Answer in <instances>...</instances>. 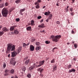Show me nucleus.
Returning <instances> with one entry per match:
<instances>
[{
    "mask_svg": "<svg viewBox=\"0 0 78 78\" xmlns=\"http://www.w3.org/2000/svg\"><path fill=\"white\" fill-rule=\"evenodd\" d=\"M7 46L6 53H9L11 51V50L12 51H14L15 50L16 46L12 44L9 43L7 45Z\"/></svg>",
    "mask_w": 78,
    "mask_h": 78,
    "instance_id": "nucleus-1",
    "label": "nucleus"
},
{
    "mask_svg": "<svg viewBox=\"0 0 78 78\" xmlns=\"http://www.w3.org/2000/svg\"><path fill=\"white\" fill-rule=\"evenodd\" d=\"M8 12L9 13H11V10H9L8 11V10L7 8H3L1 11L2 16L6 17L8 16Z\"/></svg>",
    "mask_w": 78,
    "mask_h": 78,
    "instance_id": "nucleus-2",
    "label": "nucleus"
},
{
    "mask_svg": "<svg viewBox=\"0 0 78 78\" xmlns=\"http://www.w3.org/2000/svg\"><path fill=\"white\" fill-rule=\"evenodd\" d=\"M51 38L52 41L55 42H58V41H59V39L60 38H61V36L60 35H57L55 36L54 35H51Z\"/></svg>",
    "mask_w": 78,
    "mask_h": 78,
    "instance_id": "nucleus-3",
    "label": "nucleus"
},
{
    "mask_svg": "<svg viewBox=\"0 0 78 78\" xmlns=\"http://www.w3.org/2000/svg\"><path fill=\"white\" fill-rule=\"evenodd\" d=\"M45 62V61L43 60L41 61H40L38 63V65H37V68L39 67H41V66H42L44 64Z\"/></svg>",
    "mask_w": 78,
    "mask_h": 78,
    "instance_id": "nucleus-4",
    "label": "nucleus"
},
{
    "mask_svg": "<svg viewBox=\"0 0 78 78\" xmlns=\"http://www.w3.org/2000/svg\"><path fill=\"white\" fill-rule=\"evenodd\" d=\"M2 30L4 33L5 32H7V31H9L8 29V28L6 27H3L2 29Z\"/></svg>",
    "mask_w": 78,
    "mask_h": 78,
    "instance_id": "nucleus-5",
    "label": "nucleus"
},
{
    "mask_svg": "<svg viewBox=\"0 0 78 78\" xmlns=\"http://www.w3.org/2000/svg\"><path fill=\"white\" fill-rule=\"evenodd\" d=\"M17 53L16 51H14L12 53V57H15L17 56Z\"/></svg>",
    "mask_w": 78,
    "mask_h": 78,
    "instance_id": "nucleus-6",
    "label": "nucleus"
},
{
    "mask_svg": "<svg viewBox=\"0 0 78 78\" xmlns=\"http://www.w3.org/2000/svg\"><path fill=\"white\" fill-rule=\"evenodd\" d=\"M22 50V48L21 47H19L17 49L16 52L17 53V54H19L20 52Z\"/></svg>",
    "mask_w": 78,
    "mask_h": 78,
    "instance_id": "nucleus-7",
    "label": "nucleus"
},
{
    "mask_svg": "<svg viewBox=\"0 0 78 78\" xmlns=\"http://www.w3.org/2000/svg\"><path fill=\"white\" fill-rule=\"evenodd\" d=\"M25 8H24L23 9H21L20 11V13L21 15H22V16H23V14L22 13V12H23V11H25Z\"/></svg>",
    "mask_w": 78,
    "mask_h": 78,
    "instance_id": "nucleus-8",
    "label": "nucleus"
},
{
    "mask_svg": "<svg viewBox=\"0 0 78 78\" xmlns=\"http://www.w3.org/2000/svg\"><path fill=\"white\" fill-rule=\"evenodd\" d=\"M16 62L12 60L10 61V64H12L13 66H14L16 65Z\"/></svg>",
    "mask_w": 78,
    "mask_h": 78,
    "instance_id": "nucleus-9",
    "label": "nucleus"
},
{
    "mask_svg": "<svg viewBox=\"0 0 78 78\" xmlns=\"http://www.w3.org/2000/svg\"><path fill=\"white\" fill-rule=\"evenodd\" d=\"M30 51H33L34 50V47L32 45H30Z\"/></svg>",
    "mask_w": 78,
    "mask_h": 78,
    "instance_id": "nucleus-10",
    "label": "nucleus"
},
{
    "mask_svg": "<svg viewBox=\"0 0 78 78\" xmlns=\"http://www.w3.org/2000/svg\"><path fill=\"white\" fill-rule=\"evenodd\" d=\"M38 72H40V73H42L44 71V69L42 68H40L37 69Z\"/></svg>",
    "mask_w": 78,
    "mask_h": 78,
    "instance_id": "nucleus-11",
    "label": "nucleus"
},
{
    "mask_svg": "<svg viewBox=\"0 0 78 78\" xmlns=\"http://www.w3.org/2000/svg\"><path fill=\"white\" fill-rule=\"evenodd\" d=\"M52 72H54L56 70V69H57V66H56V65L54 66Z\"/></svg>",
    "mask_w": 78,
    "mask_h": 78,
    "instance_id": "nucleus-12",
    "label": "nucleus"
},
{
    "mask_svg": "<svg viewBox=\"0 0 78 78\" xmlns=\"http://www.w3.org/2000/svg\"><path fill=\"white\" fill-rule=\"evenodd\" d=\"M23 47L25 48L26 47H27V46H28V45H30V43H28L27 44H26L25 43H23Z\"/></svg>",
    "mask_w": 78,
    "mask_h": 78,
    "instance_id": "nucleus-13",
    "label": "nucleus"
},
{
    "mask_svg": "<svg viewBox=\"0 0 78 78\" xmlns=\"http://www.w3.org/2000/svg\"><path fill=\"white\" fill-rule=\"evenodd\" d=\"M15 27H16V26H11L10 28V31H14V29L15 28Z\"/></svg>",
    "mask_w": 78,
    "mask_h": 78,
    "instance_id": "nucleus-14",
    "label": "nucleus"
},
{
    "mask_svg": "<svg viewBox=\"0 0 78 78\" xmlns=\"http://www.w3.org/2000/svg\"><path fill=\"white\" fill-rule=\"evenodd\" d=\"M38 27L39 28H43L45 27V26H44V23L41 24V25H38Z\"/></svg>",
    "mask_w": 78,
    "mask_h": 78,
    "instance_id": "nucleus-15",
    "label": "nucleus"
},
{
    "mask_svg": "<svg viewBox=\"0 0 78 78\" xmlns=\"http://www.w3.org/2000/svg\"><path fill=\"white\" fill-rule=\"evenodd\" d=\"M76 72V70L73 69H72L70 70H69L68 71V72L69 73H71V72Z\"/></svg>",
    "mask_w": 78,
    "mask_h": 78,
    "instance_id": "nucleus-16",
    "label": "nucleus"
},
{
    "mask_svg": "<svg viewBox=\"0 0 78 78\" xmlns=\"http://www.w3.org/2000/svg\"><path fill=\"white\" fill-rule=\"evenodd\" d=\"M14 34H18L19 33V31L17 30H15L14 31Z\"/></svg>",
    "mask_w": 78,
    "mask_h": 78,
    "instance_id": "nucleus-17",
    "label": "nucleus"
},
{
    "mask_svg": "<svg viewBox=\"0 0 78 78\" xmlns=\"http://www.w3.org/2000/svg\"><path fill=\"white\" fill-rule=\"evenodd\" d=\"M31 26H33L35 25V24H34L35 21L33 20H32L31 21Z\"/></svg>",
    "mask_w": 78,
    "mask_h": 78,
    "instance_id": "nucleus-18",
    "label": "nucleus"
},
{
    "mask_svg": "<svg viewBox=\"0 0 78 78\" xmlns=\"http://www.w3.org/2000/svg\"><path fill=\"white\" fill-rule=\"evenodd\" d=\"M27 31H31V27L29 26L26 28Z\"/></svg>",
    "mask_w": 78,
    "mask_h": 78,
    "instance_id": "nucleus-19",
    "label": "nucleus"
},
{
    "mask_svg": "<svg viewBox=\"0 0 78 78\" xmlns=\"http://www.w3.org/2000/svg\"><path fill=\"white\" fill-rule=\"evenodd\" d=\"M30 62V59H28L25 62V64L26 65H28V63Z\"/></svg>",
    "mask_w": 78,
    "mask_h": 78,
    "instance_id": "nucleus-20",
    "label": "nucleus"
},
{
    "mask_svg": "<svg viewBox=\"0 0 78 78\" xmlns=\"http://www.w3.org/2000/svg\"><path fill=\"white\" fill-rule=\"evenodd\" d=\"M50 14H51V12H46L44 13V15H45V16H48Z\"/></svg>",
    "mask_w": 78,
    "mask_h": 78,
    "instance_id": "nucleus-21",
    "label": "nucleus"
},
{
    "mask_svg": "<svg viewBox=\"0 0 78 78\" xmlns=\"http://www.w3.org/2000/svg\"><path fill=\"white\" fill-rule=\"evenodd\" d=\"M41 49V47L40 46L39 47H36V48H35V50H39Z\"/></svg>",
    "mask_w": 78,
    "mask_h": 78,
    "instance_id": "nucleus-22",
    "label": "nucleus"
},
{
    "mask_svg": "<svg viewBox=\"0 0 78 78\" xmlns=\"http://www.w3.org/2000/svg\"><path fill=\"white\" fill-rule=\"evenodd\" d=\"M4 32L3 31H0V36H2L4 34Z\"/></svg>",
    "mask_w": 78,
    "mask_h": 78,
    "instance_id": "nucleus-23",
    "label": "nucleus"
},
{
    "mask_svg": "<svg viewBox=\"0 0 78 78\" xmlns=\"http://www.w3.org/2000/svg\"><path fill=\"white\" fill-rule=\"evenodd\" d=\"M14 70L13 69H11L10 70V73L12 74H14Z\"/></svg>",
    "mask_w": 78,
    "mask_h": 78,
    "instance_id": "nucleus-24",
    "label": "nucleus"
},
{
    "mask_svg": "<svg viewBox=\"0 0 78 78\" xmlns=\"http://www.w3.org/2000/svg\"><path fill=\"white\" fill-rule=\"evenodd\" d=\"M22 70L23 71L25 72V70H26V68L24 66H23L22 68Z\"/></svg>",
    "mask_w": 78,
    "mask_h": 78,
    "instance_id": "nucleus-25",
    "label": "nucleus"
},
{
    "mask_svg": "<svg viewBox=\"0 0 78 78\" xmlns=\"http://www.w3.org/2000/svg\"><path fill=\"white\" fill-rule=\"evenodd\" d=\"M4 6V4L3 3L0 4V8H2Z\"/></svg>",
    "mask_w": 78,
    "mask_h": 78,
    "instance_id": "nucleus-26",
    "label": "nucleus"
},
{
    "mask_svg": "<svg viewBox=\"0 0 78 78\" xmlns=\"http://www.w3.org/2000/svg\"><path fill=\"white\" fill-rule=\"evenodd\" d=\"M37 66H38V62H36V64L35 63L34 65V67H35L36 66V67H37Z\"/></svg>",
    "mask_w": 78,
    "mask_h": 78,
    "instance_id": "nucleus-27",
    "label": "nucleus"
},
{
    "mask_svg": "<svg viewBox=\"0 0 78 78\" xmlns=\"http://www.w3.org/2000/svg\"><path fill=\"white\" fill-rule=\"evenodd\" d=\"M52 16H53L51 14H50L49 16L48 19H49V20H50V19H51V17H52Z\"/></svg>",
    "mask_w": 78,
    "mask_h": 78,
    "instance_id": "nucleus-28",
    "label": "nucleus"
},
{
    "mask_svg": "<svg viewBox=\"0 0 78 78\" xmlns=\"http://www.w3.org/2000/svg\"><path fill=\"white\" fill-rule=\"evenodd\" d=\"M20 0H16V1H15V3L18 4V3H20Z\"/></svg>",
    "mask_w": 78,
    "mask_h": 78,
    "instance_id": "nucleus-29",
    "label": "nucleus"
},
{
    "mask_svg": "<svg viewBox=\"0 0 78 78\" xmlns=\"http://www.w3.org/2000/svg\"><path fill=\"white\" fill-rule=\"evenodd\" d=\"M45 43H46V44H49L50 43V42L49 41H45Z\"/></svg>",
    "mask_w": 78,
    "mask_h": 78,
    "instance_id": "nucleus-30",
    "label": "nucleus"
},
{
    "mask_svg": "<svg viewBox=\"0 0 78 78\" xmlns=\"http://www.w3.org/2000/svg\"><path fill=\"white\" fill-rule=\"evenodd\" d=\"M70 14L72 16H73L75 15V13L73 12H70Z\"/></svg>",
    "mask_w": 78,
    "mask_h": 78,
    "instance_id": "nucleus-31",
    "label": "nucleus"
},
{
    "mask_svg": "<svg viewBox=\"0 0 78 78\" xmlns=\"http://www.w3.org/2000/svg\"><path fill=\"white\" fill-rule=\"evenodd\" d=\"M51 63H52V64H53V63H54L55 62V59H53L51 61Z\"/></svg>",
    "mask_w": 78,
    "mask_h": 78,
    "instance_id": "nucleus-32",
    "label": "nucleus"
},
{
    "mask_svg": "<svg viewBox=\"0 0 78 78\" xmlns=\"http://www.w3.org/2000/svg\"><path fill=\"white\" fill-rule=\"evenodd\" d=\"M39 4H38L35 6L36 8L37 9H38L39 8Z\"/></svg>",
    "mask_w": 78,
    "mask_h": 78,
    "instance_id": "nucleus-33",
    "label": "nucleus"
},
{
    "mask_svg": "<svg viewBox=\"0 0 78 78\" xmlns=\"http://www.w3.org/2000/svg\"><path fill=\"white\" fill-rule=\"evenodd\" d=\"M27 77H28L29 78H30L31 77V74H28L27 75Z\"/></svg>",
    "mask_w": 78,
    "mask_h": 78,
    "instance_id": "nucleus-34",
    "label": "nucleus"
},
{
    "mask_svg": "<svg viewBox=\"0 0 78 78\" xmlns=\"http://www.w3.org/2000/svg\"><path fill=\"white\" fill-rule=\"evenodd\" d=\"M33 69H34V68L32 67H30L29 68L30 70H33Z\"/></svg>",
    "mask_w": 78,
    "mask_h": 78,
    "instance_id": "nucleus-35",
    "label": "nucleus"
},
{
    "mask_svg": "<svg viewBox=\"0 0 78 78\" xmlns=\"http://www.w3.org/2000/svg\"><path fill=\"white\" fill-rule=\"evenodd\" d=\"M6 63H5L3 64V67H4V68H5V67H6Z\"/></svg>",
    "mask_w": 78,
    "mask_h": 78,
    "instance_id": "nucleus-36",
    "label": "nucleus"
},
{
    "mask_svg": "<svg viewBox=\"0 0 78 78\" xmlns=\"http://www.w3.org/2000/svg\"><path fill=\"white\" fill-rule=\"evenodd\" d=\"M74 46L75 48H77V44H74Z\"/></svg>",
    "mask_w": 78,
    "mask_h": 78,
    "instance_id": "nucleus-37",
    "label": "nucleus"
},
{
    "mask_svg": "<svg viewBox=\"0 0 78 78\" xmlns=\"http://www.w3.org/2000/svg\"><path fill=\"white\" fill-rule=\"evenodd\" d=\"M56 23L57 24H60V22L59 21H57Z\"/></svg>",
    "mask_w": 78,
    "mask_h": 78,
    "instance_id": "nucleus-38",
    "label": "nucleus"
},
{
    "mask_svg": "<svg viewBox=\"0 0 78 78\" xmlns=\"http://www.w3.org/2000/svg\"><path fill=\"white\" fill-rule=\"evenodd\" d=\"M73 8H70V11L71 12H72V11H73Z\"/></svg>",
    "mask_w": 78,
    "mask_h": 78,
    "instance_id": "nucleus-39",
    "label": "nucleus"
},
{
    "mask_svg": "<svg viewBox=\"0 0 78 78\" xmlns=\"http://www.w3.org/2000/svg\"><path fill=\"white\" fill-rule=\"evenodd\" d=\"M35 40H36L35 39H32L31 40V42H34V41H35Z\"/></svg>",
    "mask_w": 78,
    "mask_h": 78,
    "instance_id": "nucleus-40",
    "label": "nucleus"
},
{
    "mask_svg": "<svg viewBox=\"0 0 78 78\" xmlns=\"http://www.w3.org/2000/svg\"><path fill=\"white\" fill-rule=\"evenodd\" d=\"M9 5V4L7 2H6L5 4V5L6 6H7Z\"/></svg>",
    "mask_w": 78,
    "mask_h": 78,
    "instance_id": "nucleus-41",
    "label": "nucleus"
},
{
    "mask_svg": "<svg viewBox=\"0 0 78 78\" xmlns=\"http://www.w3.org/2000/svg\"><path fill=\"white\" fill-rule=\"evenodd\" d=\"M37 1L38 2V4L39 3H41V0H38Z\"/></svg>",
    "mask_w": 78,
    "mask_h": 78,
    "instance_id": "nucleus-42",
    "label": "nucleus"
},
{
    "mask_svg": "<svg viewBox=\"0 0 78 78\" xmlns=\"http://www.w3.org/2000/svg\"><path fill=\"white\" fill-rule=\"evenodd\" d=\"M16 20L17 22H19L20 20V19L19 18H17L16 19Z\"/></svg>",
    "mask_w": 78,
    "mask_h": 78,
    "instance_id": "nucleus-43",
    "label": "nucleus"
},
{
    "mask_svg": "<svg viewBox=\"0 0 78 78\" xmlns=\"http://www.w3.org/2000/svg\"><path fill=\"white\" fill-rule=\"evenodd\" d=\"M40 44V43H39V42H37L36 43L37 45H39Z\"/></svg>",
    "mask_w": 78,
    "mask_h": 78,
    "instance_id": "nucleus-44",
    "label": "nucleus"
},
{
    "mask_svg": "<svg viewBox=\"0 0 78 78\" xmlns=\"http://www.w3.org/2000/svg\"><path fill=\"white\" fill-rule=\"evenodd\" d=\"M41 18H42V17L41 16H39L37 17V19H41Z\"/></svg>",
    "mask_w": 78,
    "mask_h": 78,
    "instance_id": "nucleus-45",
    "label": "nucleus"
},
{
    "mask_svg": "<svg viewBox=\"0 0 78 78\" xmlns=\"http://www.w3.org/2000/svg\"><path fill=\"white\" fill-rule=\"evenodd\" d=\"M38 4H39L38 3V2H37V1L36 2H35L34 3V5H38Z\"/></svg>",
    "mask_w": 78,
    "mask_h": 78,
    "instance_id": "nucleus-46",
    "label": "nucleus"
},
{
    "mask_svg": "<svg viewBox=\"0 0 78 78\" xmlns=\"http://www.w3.org/2000/svg\"><path fill=\"white\" fill-rule=\"evenodd\" d=\"M28 57L27 56V57H26L24 58V60H27V59H28Z\"/></svg>",
    "mask_w": 78,
    "mask_h": 78,
    "instance_id": "nucleus-47",
    "label": "nucleus"
},
{
    "mask_svg": "<svg viewBox=\"0 0 78 78\" xmlns=\"http://www.w3.org/2000/svg\"><path fill=\"white\" fill-rule=\"evenodd\" d=\"M71 66H72V65H69L68 66V68L69 69V68H71Z\"/></svg>",
    "mask_w": 78,
    "mask_h": 78,
    "instance_id": "nucleus-48",
    "label": "nucleus"
},
{
    "mask_svg": "<svg viewBox=\"0 0 78 78\" xmlns=\"http://www.w3.org/2000/svg\"><path fill=\"white\" fill-rule=\"evenodd\" d=\"M41 32L42 33H46V31L44 30H42Z\"/></svg>",
    "mask_w": 78,
    "mask_h": 78,
    "instance_id": "nucleus-49",
    "label": "nucleus"
},
{
    "mask_svg": "<svg viewBox=\"0 0 78 78\" xmlns=\"http://www.w3.org/2000/svg\"><path fill=\"white\" fill-rule=\"evenodd\" d=\"M40 76H41V77H43V76H43V74H40Z\"/></svg>",
    "mask_w": 78,
    "mask_h": 78,
    "instance_id": "nucleus-50",
    "label": "nucleus"
},
{
    "mask_svg": "<svg viewBox=\"0 0 78 78\" xmlns=\"http://www.w3.org/2000/svg\"><path fill=\"white\" fill-rule=\"evenodd\" d=\"M8 72V69H6V70H5V73H7V72Z\"/></svg>",
    "mask_w": 78,
    "mask_h": 78,
    "instance_id": "nucleus-51",
    "label": "nucleus"
},
{
    "mask_svg": "<svg viewBox=\"0 0 78 78\" xmlns=\"http://www.w3.org/2000/svg\"><path fill=\"white\" fill-rule=\"evenodd\" d=\"M8 73H5L4 74V76H8Z\"/></svg>",
    "mask_w": 78,
    "mask_h": 78,
    "instance_id": "nucleus-52",
    "label": "nucleus"
},
{
    "mask_svg": "<svg viewBox=\"0 0 78 78\" xmlns=\"http://www.w3.org/2000/svg\"><path fill=\"white\" fill-rule=\"evenodd\" d=\"M56 6H59V4H58V2H57L56 3Z\"/></svg>",
    "mask_w": 78,
    "mask_h": 78,
    "instance_id": "nucleus-53",
    "label": "nucleus"
},
{
    "mask_svg": "<svg viewBox=\"0 0 78 78\" xmlns=\"http://www.w3.org/2000/svg\"><path fill=\"white\" fill-rule=\"evenodd\" d=\"M75 33V32L73 31V30H72V34H74V33Z\"/></svg>",
    "mask_w": 78,
    "mask_h": 78,
    "instance_id": "nucleus-54",
    "label": "nucleus"
},
{
    "mask_svg": "<svg viewBox=\"0 0 78 78\" xmlns=\"http://www.w3.org/2000/svg\"><path fill=\"white\" fill-rule=\"evenodd\" d=\"M44 21V20L43 19H42L41 21H40V22L41 23H42V22H43Z\"/></svg>",
    "mask_w": 78,
    "mask_h": 78,
    "instance_id": "nucleus-55",
    "label": "nucleus"
},
{
    "mask_svg": "<svg viewBox=\"0 0 78 78\" xmlns=\"http://www.w3.org/2000/svg\"><path fill=\"white\" fill-rule=\"evenodd\" d=\"M46 22H48V19H47L46 20Z\"/></svg>",
    "mask_w": 78,
    "mask_h": 78,
    "instance_id": "nucleus-56",
    "label": "nucleus"
},
{
    "mask_svg": "<svg viewBox=\"0 0 78 78\" xmlns=\"http://www.w3.org/2000/svg\"><path fill=\"white\" fill-rule=\"evenodd\" d=\"M2 26H0V30L2 29Z\"/></svg>",
    "mask_w": 78,
    "mask_h": 78,
    "instance_id": "nucleus-57",
    "label": "nucleus"
},
{
    "mask_svg": "<svg viewBox=\"0 0 78 78\" xmlns=\"http://www.w3.org/2000/svg\"><path fill=\"white\" fill-rule=\"evenodd\" d=\"M45 7H46V6H44L43 7V8H42L43 9H44V8H45Z\"/></svg>",
    "mask_w": 78,
    "mask_h": 78,
    "instance_id": "nucleus-58",
    "label": "nucleus"
},
{
    "mask_svg": "<svg viewBox=\"0 0 78 78\" xmlns=\"http://www.w3.org/2000/svg\"><path fill=\"white\" fill-rule=\"evenodd\" d=\"M68 11H69V9H66V11L67 12H68Z\"/></svg>",
    "mask_w": 78,
    "mask_h": 78,
    "instance_id": "nucleus-59",
    "label": "nucleus"
},
{
    "mask_svg": "<svg viewBox=\"0 0 78 78\" xmlns=\"http://www.w3.org/2000/svg\"><path fill=\"white\" fill-rule=\"evenodd\" d=\"M28 25H31V24H30V23H28Z\"/></svg>",
    "mask_w": 78,
    "mask_h": 78,
    "instance_id": "nucleus-60",
    "label": "nucleus"
},
{
    "mask_svg": "<svg viewBox=\"0 0 78 78\" xmlns=\"http://www.w3.org/2000/svg\"><path fill=\"white\" fill-rule=\"evenodd\" d=\"M67 45H69V44H70V43H69V42H68V43H67Z\"/></svg>",
    "mask_w": 78,
    "mask_h": 78,
    "instance_id": "nucleus-61",
    "label": "nucleus"
},
{
    "mask_svg": "<svg viewBox=\"0 0 78 78\" xmlns=\"http://www.w3.org/2000/svg\"><path fill=\"white\" fill-rule=\"evenodd\" d=\"M15 78H18V77H17V76H15Z\"/></svg>",
    "mask_w": 78,
    "mask_h": 78,
    "instance_id": "nucleus-62",
    "label": "nucleus"
},
{
    "mask_svg": "<svg viewBox=\"0 0 78 78\" xmlns=\"http://www.w3.org/2000/svg\"><path fill=\"white\" fill-rule=\"evenodd\" d=\"M2 14L0 13V17H2Z\"/></svg>",
    "mask_w": 78,
    "mask_h": 78,
    "instance_id": "nucleus-63",
    "label": "nucleus"
},
{
    "mask_svg": "<svg viewBox=\"0 0 78 78\" xmlns=\"http://www.w3.org/2000/svg\"><path fill=\"white\" fill-rule=\"evenodd\" d=\"M73 1V3H74L75 0H72Z\"/></svg>",
    "mask_w": 78,
    "mask_h": 78,
    "instance_id": "nucleus-64",
    "label": "nucleus"
}]
</instances>
